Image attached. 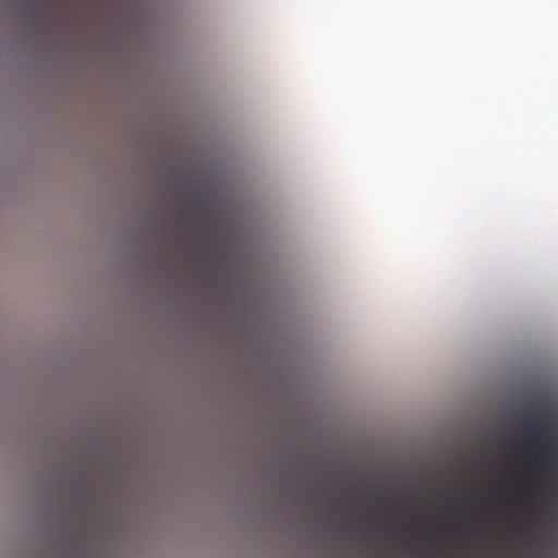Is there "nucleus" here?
I'll use <instances>...</instances> for the list:
<instances>
[{
  "mask_svg": "<svg viewBox=\"0 0 558 558\" xmlns=\"http://www.w3.org/2000/svg\"><path fill=\"white\" fill-rule=\"evenodd\" d=\"M547 427L544 415L538 411L523 425L524 430L530 435L525 444V451L534 460L532 476L541 485H543L544 481L539 468L542 466L546 470L555 468V448L547 442V437L545 436Z\"/></svg>",
  "mask_w": 558,
  "mask_h": 558,
  "instance_id": "1",
  "label": "nucleus"
}]
</instances>
